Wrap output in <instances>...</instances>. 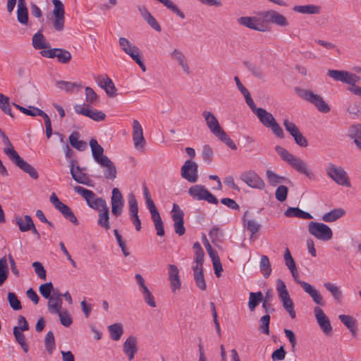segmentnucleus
Returning <instances> with one entry per match:
<instances>
[{"mask_svg": "<svg viewBox=\"0 0 361 361\" xmlns=\"http://www.w3.org/2000/svg\"><path fill=\"white\" fill-rule=\"evenodd\" d=\"M3 142L6 147L4 149V152L10 160L25 173L29 174L31 178L37 179L39 176L36 169L20 157L6 135H4Z\"/></svg>", "mask_w": 361, "mask_h": 361, "instance_id": "1", "label": "nucleus"}, {"mask_svg": "<svg viewBox=\"0 0 361 361\" xmlns=\"http://www.w3.org/2000/svg\"><path fill=\"white\" fill-rule=\"evenodd\" d=\"M252 112L257 116L261 123L266 128H271L273 133L279 138L284 137V133L282 128L277 123L274 116L262 108H257L254 106H249Z\"/></svg>", "mask_w": 361, "mask_h": 361, "instance_id": "2", "label": "nucleus"}, {"mask_svg": "<svg viewBox=\"0 0 361 361\" xmlns=\"http://www.w3.org/2000/svg\"><path fill=\"white\" fill-rule=\"evenodd\" d=\"M275 151L284 161L287 162L295 171L304 174L308 178L312 177V173L308 169L307 165L305 161L290 153L288 150L279 145L275 147Z\"/></svg>", "mask_w": 361, "mask_h": 361, "instance_id": "3", "label": "nucleus"}, {"mask_svg": "<svg viewBox=\"0 0 361 361\" xmlns=\"http://www.w3.org/2000/svg\"><path fill=\"white\" fill-rule=\"evenodd\" d=\"M143 194L145 198L147 207L149 210L152 220L154 224V227L157 231V235L159 236H164L165 232L163 221L155 206V204L153 200L152 199L149 191L146 186L143 187Z\"/></svg>", "mask_w": 361, "mask_h": 361, "instance_id": "4", "label": "nucleus"}, {"mask_svg": "<svg viewBox=\"0 0 361 361\" xmlns=\"http://www.w3.org/2000/svg\"><path fill=\"white\" fill-rule=\"evenodd\" d=\"M295 90L300 98L314 105L320 112L328 113L330 111V106L326 103L322 96L314 94L309 90L297 88Z\"/></svg>", "mask_w": 361, "mask_h": 361, "instance_id": "5", "label": "nucleus"}, {"mask_svg": "<svg viewBox=\"0 0 361 361\" xmlns=\"http://www.w3.org/2000/svg\"><path fill=\"white\" fill-rule=\"evenodd\" d=\"M118 44L122 51L130 56L132 59L140 67L142 71H146V66L142 60L139 48L134 44L131 43L127 38L123 37L119 38Z\"/></svg>", "mask_w": 361, "mask_h": 361, "instance_id": "6", "label": "nucleus"}, {"mask_svg": "<svg viewBox=\"0 0 361 361\" xmlns=\"http://www.w3.org/2000/svg\"><path fill=\"white\" fill-rule=\"evenodd\" d=\"M74 191L80 195L85 200L88 207L94 210H99L106 203L104 199L97 197L93 191L82 186H75Z\"/></svg>", "mask_w": 361, "mask_h": 361, "instance_id": "7", "label": "nucleus"}, {"mask_svg": "<svg viewBox=\"0 0 361 361\" xmlns=\"http://www.w3.org/2000/svg\"><path fill=\"white\" fill-rule=\"evenodd\" d=\"M326 173L338 185L350 187L349 177L343 167L329 163L326 168Z\"/></svg>", "mask_w": 361, "mask_h": 361, "instance_id": "8", "label": "nucleus"}, {"mask_svg": "<svg viewBox=\"0 0 361 361\" xmlns=\"http://www.w3.org/2000/svg\"><path fill=\"white\" fill-rule=\"evenodd\" d=\"M309 233L323 241H328L332 238L333 232L331 228L323 223L311 221L308 224Z\"/></svg>", "mask_w": 361, "mask_h": 361, "instance_id": "9", "label": "nucleus"}, {"mask_svg": "<svg viewBox=\"0 0 361 361\" xmlns=\"http://www.w3.org/2000/svg\"><path fill=\"white\" fill-rule=\"evenodd\" d=\"M327 75L336 81H341L350 85H355L360 80V76L345 71L329 70Z\"/></svg>", "mask_w": 361, "mask_h": 361, "instance_id": "10", "label": "nucleus"}, {"mask_svg": "<svg viewBox=\"0 0 361 361\" xmlns=\"http://www.w3.org/2000/svg\"><path fill=\"white\" fill-rule=\"evenodd\" d=\"M240 179L250 188L259 190L265 188L264 180L255 171L249 170L241 173Z\"/></svg>", "mask_w": 361, "mask_h": 361, "instance_id": "11", "label": "nucleus"}, {"mask_svg": "<svg viewBox=\"0 0 361 361\" xmlns=\"http://www.w3.org/2000/svg\"><path fill=\"white\" fill-rule=\"evenodd\" d=\"M283 126L287 132L294 138L295 143L301 147H306L308 145L307 140L300 133L299 128L295 123L288 119H284L283 121Z\"/></svg>", "mask_w": 361, "mask_h": 361, "instance_id": "12", "label": "nucleus"}, {"mask_svg": "<svg viewBox=\"0 0 361 361\" xmlns=\"http://www.w3.org/2000/svg\"><path fill=\"white\" fill-rule=\"evenodd\" d=\"M40 54L42 56L53 59L57 58V60L62 63H68L71 60V53L61 48H54L49 49L47 50H42L40 51Z\"/></svg>", "mask_w": 361, "mask_h": 361, "instance_id": "13", "label": "nucleus"}, {"mask_svg": "<svg viewBox=\"0 0 361 361\" xmlns=\"http://www.w3.org/2000/svg\"><path fill=\"white\" fill-rule=\"evenodd\" d=\"M184 213L177 204H173L171 211V217L173 221V227L176 233L179 236L183 235L185 232L183 221Z\"/></svg>", "mask_w": 361, "mask_h": 361, "instance_id": "14", "label": "nucleus"}, {"mask_svg": "<svg viewBox=\"0 0 361 361\" xmlns=\"http://www.w3.org/2000/svg\"><path fill=\"white\" fill-rule=\"evenodd\" d=\"M197 168L195 161H186L181 167V176L190 183H195L198 179Z\"/></svg>", "mask_w": 361, "mask_h": 361, "instance_id": "15", "label": "nucleus"}, {"mask_svg": "<svg viewBox=\"0 0 361 361\" xmlns=\"http://www.w3.org/2000/svg\"><path fill=\"white\" fill-rule=\"evenodd\" d=\"M314 313L316 320L322 330V331L327 336L332 334V326L331 325L329 317L324 314V311L318 306L314 307Z\"/></svg>", "mask_w": 361, "mask_h": 361, "instance_id": "16", "label": "nucleus"}, {"mask_svg": "<svg viewBox=\"0 0 361 361\" xmlns=\"http://www.w3.org/2000/svg\"><path fill=\"white\" fill-rule=\"evenodd\" d=\"M238 23L244 27L259 32H266L267 30L263 22L257 17L243 16L238 18Z\"/></svg>", "mask_w": 361, "mask_h": 361, "instance_id": "17", "label": "nucleus"}, {"mask_svg": "<svg viewBox=\"0 0 361 361\" xmlns=\"http://www.w3.org/2000/svg\"><path fill=\"white\" fill-rule=\"evenodd\" d=\"M74 110L78 114L85 116L94 121H102L106 118V114L99 110L92 109L87 106H82V105L76 104L74 106Z\"/></svg>", "mask_w": 361, "mask_h": 361, "instance_id": "18", "label": "nucleus"}, {"mask_svg": "<svg viewBox=\"0 0 361 361\" xmlns=\"http://www.w3.org/2000/svg\"><path fill=\"white\" fill-rule=\"evenodd\" d=\"M111 193V212L113 215L118 216L123 212V209L124 206L123 197L119 189L117 188H113Z\"/></svg>", "mask_w": 361, "mask_h": 361, "instance_id": "19", "label": "nucleus"}, {"mask_svg": "<svg viewBox=\"0 0 361 361\" xmlns=\"http://www.w3.org/2000/svg\"><path fill=\"white\" fill-rule=\"evenodd\" d=\"M133 140L137 150L144 149L146 142L143 135V129L139 121L135 119L133 121Z\"/></svg>", "mask_w": 361, "mask_h": 361, "instance_id": "20", "label": "nucleus"}, {"mask_svg": "<svg viewBox=\"0 0 361 361\" xmlns=\"http://www.w3.org/2000/svg\"><path fill=\"white\" fill-rule=\"evenodd\" d=\"M169 269V281L170 282V287L171 291L176 293L177 290H179L181 287V282L179 276V271L177 267L174 264H169L168 266Z\"/></svg>", "mask_w": 361, "mask_h": 361, "instance_id": "21", "label": "nucleus"}, {"mask_svg": "<svg viewBox=\"0 0 361 361\" xmlns=\"http://www.w3.org/2000/svg\"><path fill=\"white\" fill-rule=\"evenodd\" d=\"M262 15L267 21L276 25L286 27L288 25L286 18L275 11H267L264 12Z\"/></svg>", "mask_w": 361, "mask_h": 361, "instance_id": "22", "label": "nucleus"}, {"mask_svg": "<svg viewBox=\"0 0 361 361\" xmlns=\"http://www.w3.org/2000/svg\"><path fill=\"white\" fill-rule=\"evenodd\" d=\"M96 81L98 85L105 90L109 97H114L116 95L117 89L112 80L108 75H99L97 78Z\"/></svg>", "mask_w": 361, "mask_h": 361, "instance_id": "23", "label": "nucleus"}, {"mask_svg": "<svg viewBox=\"0 0 361 361\" xmlns=\"http://www.w3.org/2000/svg\"><path fill=\"white\" fill-rule=\"evenodd\" d=\"M170 57L182 68L184 73H185L187 75L190 74L191 71L186 56L180 50L174 49L170 53Z\"/></svg>", "mask_w": 361, "mask_h": 361, "instance_id": "24", "label": "nucleus"}, {"mask_svg": "<svg viewBox=\"0 0 361 361\" xmlns=\"http://www.w3.org/2000/svg\"><path fill=\"white\" fill-rule=\"evenodd\" d=\"M202 116L204 118L208 128L214 135L223 129L221 127L216 117L211 111H204L202 112Z\"/></svg>", "mask_w": 361, "mask_h": 361, "instance_id": "25", "label": "nucleus"}, {"mask_svg": "<svg viewBox=\"0 0 361 361\" xmlns=\"http://www.w3.org/2000/svg\"><path fill=\"white\" fill-rule=\"evenodd\" d=\"M137 350V338L133 336L128 337L123 343V352L128 356L129 360H132L134 358Z\"/></svg>", "mask_w": 361, "mask_h": 361, "instance_id": "26", "label": "nucleus"}, {"mask_svg": "<svg viewBox=\"0 0 361 361\" xmlns=\"http://www.w3.org/2000/svg\"><path fill=\"white\" fill-rule=\"evenodd\" d=\"M98 212V219L97 224L99 227L104 228L105 231H108L111 228L109 223V208L107 203L100 207Z\"/></svg>", "mask_w": 361, "mask_h": 361, "instance_id": "27", "label": "nucleus"}, {"mask_svg": "<svg viewBox=\"0 0 361 361\" xmlns=\"http://www.w3.org/2000/svg\"><path fill=\"white\" fill-rule=\"evenodd\" d=\"M90 146L91 148L92 157L98 164L109 158L104 154V148L98 144V142L95 139L92 138L90 140Z\"/></svg>", "mask_w": 361, "mask_h": 361, "instance_id": "28", "label": "nucleus"}, {"mask_svg": "<svg viewBox=\"0 0 361 361\" xmlns=\"http://www.w3.org/2000/svg\"><path fill=\"white\" fill-rule=\"evenodd\" d=\"M301 287L318 305L324 306L325 302L320 293L308 283H301Z\"/></svg>", "mask_w": 361, "mask_h": 361, "instance_id": "29", "label": "nucleus"}, {"mask_svg": "<svg viewBox=\"0 0 361 361\" xmlns=\"http://www.w3.org/2000/svg\"><path fill=\"white\" fill-rule=\"evenodd\" d=\"M104 169V177L108 180H114L117 176V170L114 162L108 158L99 164Z\"/></svg>", "mask_w": 361, "mask_h": 361, "instance_id": "30", "label": "nucleus"}, {"mask_svg": "<svg viewBox=\"0 0 361 361\" xmlns=\"http://www.w3.org/2000/svg\"><path fill=\"white\" fill-rule=\"evenodd\" d=\"M16 223L20 231L25 232L32 230L35 233L38 234L32 219L29 215H25L23 219L21 217L17 218Z\"/></svg>", "mask_w": 361, "mask_h": 361, "instance_id": "31", "label": "nucleus"}, {"mask_svg": "<svg viewBox=\"0 0 361 361\" xmlns=\"http://www.w3.org/2000/svg\"><path fill=\"white\" fill-rule=\"evenodd\" d=\"M338 319L348 329L352 336L355 337L357 334L355 319L347 314H340L338 315Z\"/></svg>", "mask_w": 361, "mask_h": 361, "instance_id": "32", "label": "nucleus"}, {"mask_svg": "<svg viewBox=\"0 0 361 361\" xmlns=\"http://www.w3.org/2000/svg\"><path fill=\"white\" fill-rule=\"evenodd\" d=\"M32 44L35 49H44L50 47L49 43L46 42L41 30L33 35Z\"/></svg>", "mask_w": 361, "mask_h": 361, "instance_id": "33", "label": "nucleus"}, {"mask_svg": "<svg viewBox=\"0 0 361 361\" xmlns=\"http://www.w3.org/2000/svg\"><path fill=\"white\" fill-rule=\"evenodd\" d=\"M196 286L202 290L207 289V284L203 274V268L192 267Z\"/></svg>", "mask_w": 361, "mask_h": 361, "instance_id": "34", "label": "nucleus"}, {"mask_svg": "<svg viewBox=\"0 0 361 361\" xmlns=\"http://www.w3.org/2000/svg\"><path fill=\"white\" fill-rule=\"evenodd\" d=\"M71 174L73 179H74L77 183L90 187L94 186L93 180H91L86 173H82V171H79L76 173V172L75 173V171L71 169Z\"/></svg>", "mask_w": 361, "mask_h": 361, "instance_id": "35", "label": "nucleus"}, {"mask_svg": "<svg viewBox=\"0 0 361 361\" xmlns=\"http://www.w3.org/2000/svg\"><path fill=\"white\" fill-rule=\"evenodd\" d=\"M293 10L302 14H318L320 12L321 8L314 4H308L303 6H295Z\"/></svg>", "mask_w": 361, "mask_h": 361, "instance_id": "36", "label": "nucleus"}, {"mask_svg": "<svg viewBox=\"0 0 361 361\" xmlns=\"http://www.w3.org/2000/svg\"><path fill=\"white\" fill-rule=\"evenodd\" d=\"M56 209H58L66 219L69 220L74 225H78L79 222L78 219L68 205L62 202Z\"/></svg>", "mask_w": 361, "mask_h": 361, "instance_id": "37", "label": "nucleus"}, {"mask_svg": "<svg viewBox=\"0 0 361 361\" xmlns=\"http://www.w3.org/2000/svg\"><path fill=\"white\" fill-rule=\"evenodd\" d=\"M345 211L342 208L334 209L322 216V220L325 222H334L341 217L343 216Z\"/></svg>", "mask_w": 361, "mask_h": 361, "instance_id": "38", "label": "nucleus"}, {"mask_svg": "<svg viewBox=\"0 0 361 361\" xmlns=\"http://www.w3.org/2000/svg\"><path fill=\"white\" fill-rule=\"evenodd\" d=\"M80 134L78 132H73L69 136L71 145L79 151H83L87 147V143L83 140H80Z\"/></svg>", "mask_w": 361, "mask_h": 361, "instance_id": "39", "label": "nucleus"}, {"mask_svg": "<svg viewBox=\"0 0 361 361\" xmlns=\"http://www.w3.org/2000/svg\"><path fill=\"white\" fill-rule=\"evenodd\" d=\"M348 135L357 147L361 150V125L357 124L351 126L348 130Z\"/></svg>", "mask_w": 361, "mask_h": 361, "instance_id": "40", "label": "nucleus"}, {"mask_svg": "<svg viewBox=\"0 0 361 361\" xmlns=\"http://www.w3.org/2000/svg\"><path fill=\"white\" fill-rule=\"evenodd\" d=\"M266 176L269 184L271 186H276L287 180L286 177L279 176L270 169L266 171Z\"/></svg>", "mask_w": 361, "mask_h": 361, "instance_id": "41", "label": "nucleus"}, {"mask_svg": "<svg viewBox=\"0 0 361 361\" xmlns=\"http://www.w3.org/2000/svg\"><path fill=\"white\" fill-rule=\"evenodd\" d=\"M207 189L201 185H195L189 188L188 193L194 199L202 200L204 198Z\"/></svg>", "mask_w": 361, "mask_h": 361, "instance_id": "42", "label": "nucleus"}, {"mask_svg": "<svg viewBox=\"0 0 361 361\" xmlns=\"http://www.w3.org/2000/svg\"><path fill=\"white\" fill-rule=\"evenodd\" d=\"M259 269L265 279L269 277L272 270L269 259L267 255L261 256L259 262Z\"/></svg>", "mask_w": 361, "mask_h": 361, "instance_id": "43", "label": "nucleus"}, {"mask_svg": "<svg viewBox=\"0 0 361 361\" xmlns=\"http://www.w3.org/2000/svg\"><path fill=\"white\" fill-rule=\"evenodd\" d=\"M325 288L329 291L333 296L334 300L339 303L341 301V299L343 298V293L342 291L340 290V288L336 286L335 284L326 282L324 284Z\"/></svg>", "mask_w": 361, "mask_h": 361, "instance_id": "44", "label": "nucleus"}, {"mask_svg": "<svg viewBox=\"0 0 361 361\" xmlns=\"http://www.w3.org/2000/svg\"><path fill=\"white\" fill-rule=\"evenodd\" d=\"M263 300V294L261 291L250 293L248 307L250 311H254L256 307Z\"/></svg>", "mask_w": 361, "mask_h": 361, "instance_id": "45", "label": "nucleus"}, {"mask_svg": "<svg viewBox=\"0 0 361 361\" xmlns=\"http://www.w3.org/2000/svg\"><path fill=\"white\" fill-rule=\"evenodd\" d=\"M13 333L16 342L21 346L24 353H27L29 347L26 342L25 334L22 331H19L17 326L13 327Z\"/></svg>", "mask_w": 361, "mask_h": 361, "instance_id": "46", "label": "nucleus"}, {"mask_svg": "<svg viewBox=\"0 0 361 361\" xmlns=\"http://www.w3.org/2000/svg\"><path fill=\"white\" fill-rule=\"evenodd\" d=\"M234 80L236 83L237 87L239 91L243 94L245 102L249 106H254V101L250 95V92L244 87V85L240 81V79L238 76L234 78Z\"/></svg>", "mask_w": 361, "mask_h": 361, "instance_id": "47", "label": "nucleus"}, {"mask_svg": "<svg viewBox=\"0 0 361 361\" xmlns=\"http://www.w3.org/2000/svg\"><path fill=\"white\" fill-rule=\"evenodd\" d=\"M276 290L281 302L290 299L286 286L281 279L276 280Z\"/></svg>", "mask_w": 361, "mask_h": 361, "instance_id": "48", "label": "nucleus"}, {"mask_svg": "<svg viewBox=\"0 0 361 361\" xmlns=\"http://www.w3.org/2000/svg\"><path fill=\"white\" fill-rule=\"evenodd\" d=\"M0 109L6 114L8 115L11 118H14V116L11 111V106L9 101V97L5 96L2 93H0Z\"/></svg>", "mask_w": 361, "mask_h": 361, "instance_id": "49", "label": "nucleus"}, {"mask_svg": "<svg viewBox=\"0 0 361 361\" xmlns=\"http://www.w3.org/2000/svg\"><path fill=\"white\" fill-rule=\"evenodd\" d=\"M56 86L61 90H65L67 92H72L74 88H81L82 85L76 82H71L64 80H59L56 82Z\"/></svg>", "mask_w": 361, "mask_h": 361, "instance_id": "50", "label": "nucleus"}, {"mask_svg": "<svg viewBox=\"0 0 361 361\" xmlns=\"http://www.w3.org/2000/svg\"><path fill=\"white\" fill-rule=\"evenodd\" d=\"M62 299L49 298L47 307L49 312L57 314L62 310Z\"/></svg>", "mask_w": 361, "mask_h": 361, "instance_id": "51", "label": "nucleus"}, {"mask_svg": "<svg viewBox=\"0 0 361 361\" xmlns=\"http://www.w3.org/2000/svg\"><path fill=\"white\" fill-rule=\"evenodd\" d=\"M215 136L218 137L221 142L225 143L231 149L233 150L237 149L236 145L223 129L221 130L218 133H216Z\"/></svg>", "mask_w": 361, "mask_h": 361, "instance_id": "52", "label": "nucleus"}, {"mask_svg": "<svg viewBox=\"0 0 361 361\" xmlns=\"http://www.w3.org/2000/svg\"><path fill=\"white\" fill-rule=\"evenodd\" d=\"M109 331L114 341H118L123 332L122 325L118 323L110 325Z\"/></svg>", "mask_w": 361, "mask_h": 361, "instance_id": "53", "label": "nucleus"}, {"mask_svg": "<svg viewBox=\"0 0 361 361\" xmlns=\"http://www.w3.org/2000/svg\"><path fill=\"white\" fill-rule=\"evenodd\" d=\"M129 204V216H138V205L135 196L133 193H130L128 197Z\"/></svg>", "mask_w": 361, "mask_h": 361, "instance_id": "54", "label": "nucleus"}, {"mask_svg": "<svg viewBox=\"0 0 361 361\" xmlns=\"http://www.w3.org/2000/svg\"><path fill=\"white\" fill-rule=\"evenodd\" d=\"M269 324H270V316L267 314L262 316L259 319V330L266 334L269 335Z\"/></svg>", "mask_w": 361, "mask_h": 361, "instance_id": "55", "label": "nucleus"}, {"mask_svg": "<svg viewBox=\"0 0 361 361\" xmlns=\"http://www.w3.org/2000/svg\"><path fill=\"white\" fill-rule=\"evenodd\" d=\"M45 348L49 354H52L55 348V338L52 331L47 332L44 338Z\"/></svg>", "mask_w": 361, "mask_h": 361, "instance_id": "56", "label": "nucleus"}, {"mask_svg": "<svg viewBox=\"0 0 361 361\" xmlns=\"http://www.w3.org/2000/svg\"><path fill=\"white\" fill-rule=\"evenodd\" d=\"M7 300L8 301L10 307L13 310H20L22 309L20 301L18 299L16 293L9 292L7 295Z\"/></svg>", "mask_w": 361, "mask_h": 361, "instance_id": "57", "label": "nucleus"}, {"mask_svg": "<svg viewBox=\"0 0 361 361\" xmlns=\"http://www.w3.org/2000/svg\"><path fill=\"white\" fill-rule=\"evenodd\" d=\"M8 277V266L5 257L0 259V286L5 282Z\"/></svg>", "mask_w": 361, "mask_h": 361, "instance_id": "58", "label": "nucleus"}, {"mask_svg": "<svg viewBox=\"0 0 361 361\" xmlns=\"http://www.w3.org/2000/svg\"><path fill=\"white\" fill-rule=\"evenodd\" d=\"M39 290L40 294L46 299H49L50 298L51 292L54 290V286L51 282H47L42 284Z\"/></svg>", "mask_w": 361, "mask_h": 361, "instance_id": "59", "label": "nucleus"}, {"mask_svg": "<svg viewBox=\"0 0 361 361\" xmlns=\"http://www.w3.org/2000/svg\"><path fill=\"white\" fill-rule=\"evenodd\" d=\"M57 314L59 317L61 324L64 326L68 327L73 323V319L66 310H61Z\"/></svg>", "mask_w": 361, "mask_h": 361, "instance_id": "60", "label": "nucleus"}, {"mask_svg": "<svg viewBox=\"0 0 361 361\" xmlns=\"http://www.w3.org/2000/svg\"><path fill=\"white\" fill-rule=\"evenodd\" d=\"M12 104L23 114L30 116H37V111L39 110V109L32 106H29L28 108H25L16 103H13Z\"/></svg>", "mask_w": 361, "mask_h": 361, "instance_id": "61", "label": "nucleus"}, {"mask_svg": "<svg viewBox=\"0 0 361 361\" xmlns=\"http://www.w3.org/2000/svg\"><path fill=\"white\" fill-rule=\"evenodd\" d=\"M209 238L212 243H217L221 241V238L224 235L221 231L217 226H214L209 233Z\"/></svg>", "mask_w": 361, "mask_h": 361, "instance_id": "62", "label": "nucleus"}, {"mask_svg": "<svg viewBox=\"0 0 361 361\" xmlns=\"http://www.w3.org/2000/svg\"><path fill=\"white\" fill-rule=\"evenodd\" d=\"M18 21L23 25H26L28 22V11L27 8H18L17 9Z\"/></svg>", "mask_w": 361, "mask_h": 361, "instance_id": "63", "label": "nucleus"}, {"mask_svg": "<svg viewBox=\"0 0 361 361\" xmlns=\"http://www.w3.org/2000/svg\"><path fill=\"white\" fill-rule=\"evenodd\" d=\"M288 191V189L286 186H285V185L279 186L276 188V192H275V196H276V200L281 202H284L287 198Z\"/></svg>", "mask_w": 361, "mask_h": 361, "instance_id": "64", "label": "nucleus"}]
</instances>
